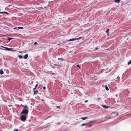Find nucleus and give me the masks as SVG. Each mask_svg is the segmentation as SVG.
Returning a JSON list of instances; mask_svg holds the SVG:
<instances>
[{"instance_id": "f257e3e1", "label": "nucleus", "mask_w": 131, "mask_h": 131, "mask_svg": "<svg viewBox=\"0 0 131 131\" xmlns=\"http://www.w3.org/2000/svg\"><path fill=\"white\" fill-rule=\"evenodd\" d=\"M29 111L28 110L24 109V110L21 113V114H24L25 115L27 116L28 113Z\"/></svg>"}, {"instance_id": "f03ea898", "label": "nucleus", "mask_w": 131, "mask_h": 131, "mask_svg": "<svg viewBox=\"0 0 131 131\" xmlns=\"http://www.w3.org/2000/svg\"><path fill=\"white\" fill-rule=\"evenodd\" d=\"M1 46L3 47V48H4L6 49H2L3 50H8V51H14V50H12V49L9 48H7V47H5L3 46Z\"/></svg>"}, {"instance_id": "7ed1b4c3", "label": "nucleus", "mask_w": 131, "mask_h": 131, "mask_svg": "<svg viewBox=\"0 0 131 131\" xmlns=\"http://www.w3.org/2000/svg\"><path fill=\"white\" fill-rule=\"evenodd\" d=\"M20 119L21 120L23 121H25L26 120V118L25 116L23 115L21 116Z\"/></svg>"}, {"instance_id": "20e7f679", "label": "nucleus", "mask_w": 131, "mask_h": 131, "mask_svg": "<svg viewBox=\"0 0 131 131\" xmlns=\"http://www.w3.org/2000/svg\"><path fill=\"white\" fill-rule=\"evenodd\" d=\"M82 38V37H80L78 38H73L72 39H69V40H67V41H74L75 40H79V39H80Z\"/></svg>"}, {"instance_id": "39448f33", "label": "nucleus", "mask_w": 131, "mask_h": 131, "mask_svg": "<svg viewBox=\"0 0 131 131\" xmlns=\"http://www.w3.org/2000/svg\"><path fill=\"white\" fill-rule=\"evenodd\" d=\"M102 106L103 107L105 108H109V106H107L104 105H102Z\"/></svg>"}, {"instance_id": "423d86ee", "label": "nucleus", "mask_w": 131, "mask_h": 131, "mask_svg": "<svg viewBox=\"0 0 131 131\" xmlns=\"http://www.w3.org/2000/svg\"><path fill=\"white\" fill-rule=\"evenodd\" d=\"M38 91L37 90H35L34 91V94H35L37 93Z\"/></svg>"}, {"instance_id": "0eeeda50", "label": "nucleus", "mask_w": 131, "mask_h": 131, "mask_svg": "<svg viewBox=\"0 0 131 131\" xmlns=\"http://www.w3.org/2000/svg\"><path fill=\"white\" fill-rule=\"evenodd\" d=\"M88 124V123H85L83 124L82 125V126H83L85 125H87Z\"/></svg>"}, {"instance_id": "6e6552de", "label": "nucleus", "mask_w": 131, "mask_h": 131, "mask_svg": "<svg viewBox=\"0 0 131 131\" xmlns=\"http://www.w3.org/2000/svg\"><path fill=\"white\" fill-rule=\"evenodd\" d=\"M88 117H81V119H82V120H85L86 119H88Z\"/></svg>"}, {"instance_id": "1a4fd4ad", "label": "nucleus", "mask_w": 131, "mask_h": 131, "mask_svg": "<svg viewBox=\"0 0 131 131\" xmlns=\"http://www.w3.org/2000/svg\"><path fill=\"white\" fill-rule=\"evenodd\" d=\"M24 109H25L26 108L27 110L28 109V106L27 105H25L24 106Z\"/></svg>"}, {"instance_id": "9d476101", "label": "nucleus", "mask_w": 131, "mask_h": 131, "mask_svg": "<svg viewBox=\"0 0 131 131\" xmlns=\"http://www.w3.org/2000/svg\"><path fill=\"white\" fill-rule=\"evenodd\" d=\"M121 0H115L114 2H117V3H119L120 2Z\"/></svg>"}, {"instance_id": "9b49d317", "label": "nucleus", "mask_w": 131, "mask_h": 131, "mask_svg": "<svg viewBox=\"0 0 131 131\" xmlns=\"http://www.w3.org/2000/svg\"><path fill=\"white\" fill-rule=\"evenodd\" d=\"M28 57V55L27 54H26L24 56V58L25 59H26Z\"/></svg>"}, {"instance_id": "f8f14e48", "label": "nucleus", "mask_w": 131, "mask_h": 131, "mask_svg": "<svg viewBox=\"0 0 131 131\" xmlns=\"http://www.w3.org/2000/svg\"><path fill=\"white\" fill-rule=\"evenodd\" d=\"M4 72L2 70V69L0 70V74H3Z\"/></svg>"}, {"instance_id": "ddd939ff", "label": "nucleus", "mask_w": 131, "mask_h": 131, "mask_svg": "<svg viewBox=\"0 0 131 131\" xmlns=\"http://www.w3.org/2000/svg\"><path fill=\"white\" fill-rule=\"evenodd\" d=\"M7 14L8 13L6 12H0V14Z\"/></svg>"}, {"instance_id": "4468645a", "label": "nucleus", "mask_w": 131, "mask_h": 131, "mask_svg": "<svg viewBox=\"0 0 131 131\" xmlns=\"http://www.w3.org/2000/svg\"><path fill=\"white\" fill-rule=\"evenodd\" d=\"M109 31V29H108L106 31V32L107 33V35H108Z\"/></svg>"}, {"instance_id": "2eb2a0df", "label": "nucleus", "mask_w": 131, "mask_h": 131, "mask_svg": "<svg viewBox=\"0 0 131 131\" xmlns=\"http://www.w3.org/2000/svg\"><path fill=\"white\" fill-rule=\"evenodd\" d=\"M8 40L9 41L11 40L12 39V38H8Z\"/></svg>"}, {"instance_id": "dca6fc26", "label": "nucleus", "mask_w": 131, "mask_h": 131, "mask_svg": "<svg viewBox=\"0 0 131 131\" xmlns=\"http://www.w3.org/2000/svg\"><path fill=\"white\" fill-rule=\"evenodd\" d=\"M18 57L20 59L22 58H23V57L21 55H19Z\"/></svg>"}, {"instance_id": "f3484780", "label": "nucleus", "mask_w": 131, "mask_h": 131, "mask_svg": "<svg viewBox=\"0 0 131 131\" xmlns=\"http://www.w3.org/2000/svg\"><path fill=\"white\" fill-rule=\"evenodd\" d=\"M105 89L107 91H108L109 90V89L108 88V87L107 86H106L105 87Z\"/></svg>"}, {"instance_id": "a211bd4d", "label": "nucleus", "mask_w": 131, "mask_h": 131, "mask_svg": "<svg viewBox=\"0 0 131 131\" xmlns=\"http://www.w3.org/2000/svg\"><path fill=\"white\" fill-rule=\"evenodd\" d=\"M17 28L18 29H23L24 28L23 27H18Z\"/></svg>"}, {"instance_id": "6ab92c4d", "label": "nucleus", "mask_w": 131, "mask_h": 131, "mask_svg": "<svg viewBox=\"0 0 131 131\" xmlns=\"http://www.w3.org/2000/svg\"><path fill=\"white\" fill-rule=\"evenodd\" d=\"M131 63V60H130L129 62L128 63H127V64L128 65H129Z\"/></svg>"}, {"instance_id": "aec40b11", "label": "nucleus", "mask_w": 131, "mask_h": 131, "mask_svg": "<svg viewBox=\"0 0 131 131\" xmlns=\"http://www.w3.org/2000/svg\"><path fill=\"white\" fill-rule=\"evenodd\" d=\"M93 121H90L89 123H88V124H89L90 123H93Z\"/></svg>"}, {"instance_id": "412c9836", "label": "nucleus", "mask_w": 131, "mask_h": 131, "mask_svg": "<svg viewBox=\"0 0 131 131\" xmlns=\"http://www.w3.org/2000/svg\"><path fill=\"white\" fill-rule=\"evenodd\" d=\"M77 66L78 67L79 69H80L81 68V67L80 66V65H79V64H77Z\"/></svg>"}, {"instance_id": "4be33fe9", "label": "nucleus", "mask_w": 131, "mask_h": 131, "mask_svg": "<svg viewBox=\"0 0 131 131\" xmlns=\"http://www.w3.org/2000/svg\"><path fill=\"white\" fill-rule=\"evenodd\" d=\"M58 60H63V59L61 58H58Z\"/></svg>"}, {"instance_id": "5701e85b", "label": "nucleus", "mask_w": 131, "mask_h": 131, "mask_svg": "<svg viewBox=\"0 0 131 131\" xmlns=\"http://www.w3.org/2000/svg\"><path fill=\"white\" fill-rule=\"evenodd\" d=\"M38 86V84H36L35 86V87L36 88H37V87Z\"/></svg>"}, {"instance_id": "b1692460", "label": "nucleus", "mask_w": 131, "mask_h": 131, "mask_svg": "<svg viewBox=\"0 0 131 131\" xmlns=\"http://www.w3.org/2000/svg\"><path fill=\"white\" fill-rule=\"evenodd\" d=\"M37 42H35L34 43V44L35 45H37Z\"/></svg>"}, {"instance_id": "393cba45", "label": "nucleus", "mask_w": 131, "mask_h": 131, "mask_svg": "<svg viewBox=\"0 0 131 131\" xmlns=\"http://www.w3.org/2000/svg\"><path fill=\"white\" fill-rule=\"evenodd\" d=\"M36 88L35 87V88H34L33 89V90L34 91L35 90H35L36 89Z\"/></svg>"}, {"instance_id": "a878e982", "label": "nucleus", "mask_w": 131, "mask_h": 131, "mask_svg": "<svg viewBox=\"0 0 131 131\" xmlns=\"http://www.w3.org/2000/svg\"><path fill=\"white\" fill-rule=\"evenodd\" d=\"M103 70H104L103 69V70H102L101 71H100V73H102V71H103Z\"/></svg>"}, {"instance_id": "bb28decb", "label": "nucleus", "mask_w": 131, "mask_h": 131, "mask_svg": "<svg viewBox=\"0 0 131 131\" xmlns=\"http://www.w3.org/2000/svg\"><path fill=\"white\" fill-rule=\"evenodd\" d=\"M43 89L44 90H45L46 89V87L45 86H44L43 87Z\"/></svg>"}, {"instance_id": "cd10ccee", "label": "nucleus", "mask_w": 131, "mask_h": 131, "mask_svg": "<svg viewBox=\"0 0 131 131\" xmlns=\"http://www.w3.org/2000/svg\"><path fill=\"white\" fill-rule=\"evenodd\" d=\"M21 106H22L23 107H24V106L22 104H21Z\"/></svg>"}, {"instance_id": "c85d7f7f", "label": "nucleus", "mask_w": 131, "mask_h": 131, "mask_svg": "<svg viewBox=\"0 0 131 131\" xmlns=\"http://www.w3.org/2000/svg\"><path fill=\"white\" fill-rule=\"evenodd\" d=\"M100 99H101L100 98H98L97 99L98 100H100Z\"/></svg>"}, {"instance_id": "c756f323", "label": "nucleus", "mask_w": 131, "mask_h": 131, "mask_svg": "<svg viewBox=\"0 0 131 131\" xmlns=\"http://www.w3.org/2000/svg\"><path fill=\"white\" fill-rule=\"evenodd\" d=\"M88 101L87 100H86V101H85V102H88Z\"/></svg>"}, {"instance_id": "7c9ffc66", "label": "nucleus", "mask_w": 131, "mask_h": 131, "mask_svg": "<svg viewBox=\"0 0 131 131\" xmlns=\"http://www.w3.org/2000/svg\"><path fill=\"white\" fill-rule=\"evenodd\" d=\"M57 107L58 108H59V107H60V106H57Z\"/></svg>"}, {"instance_id": "2f4dec72", "label": "nucleus", "mask_w": 131, "mask_h": 131, "mask_svg": "<svg viewBox=\"0 0 131 131\" xmlns=\"http://www.w3.org/2000/svg\"><path fill=\"white\" fill-rule=\"evenodd\" d=\"M15 131H18V129H17Z\"/></svg>"}, {"instance_id": "473e14b6", "label": "nucleus", "mask_w": 131, "mask_h": 131, "mask_svg": "<svg viewBox=\"0 0 131 131\" xmlns=\"http://www.w3.org/2000/svg\"><path fill=\"white\" fill-rule=\"evenodd\" d=\"M98 49V48H96L95 49V50H97Z\"/></svg>"}, {"instance_id": "72a5a7b5", "label": "nucleus", "mask_w": 131, "mask_h": 131, "mask_svg": "<svg viewBox=\"0 0 131 131\" xmlns=\"http://www.w3.org/2000/svg\"><path fill=\"white\" fill-rule=\"evenodd\" d=\"M16 28H14V29H16Z\"/></svg>"}, {"instance_id": "f704fd0d", "label": "nucleus", "mask_w": 131, "mask_h": 131, "mask_svg": "<svg viewBox=\"0 0 131 131\" xmlns=\"http://www.w3.org/2000/svg\"><path fill=\"white\" fill-rule=\"evenodd\" d=\"M19 52L20 53H21V52Z\"/></svg>"}, {"instance_id": "c9c22d12", "label": "nucleus", "mask_w": 131, "mask_h": 131, "mask_svg": "<svg viewBox=\"0 0 131 131\" xmlns=\"http://www.w3.org/2000/svg\"><path fill=\"white\" fill-rule=\"evenodd\" d=\"M41 101H43L44 100L42 99V100Z\"/></svg>"}, {"instance_id": "e433bc0d", "label": "nucleus", "mask_w": 131, "mask_h": 131, "mask_svg": "<svg viewBox=\"0 0 131 131\" xmlns=\"http://www.w3.org/2000/svg\"><path fill=\"white\" fill-rule=\"evenodd\" d=\"M60 45V44H58V45Z\"/></svg>"}]
</instances>
